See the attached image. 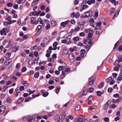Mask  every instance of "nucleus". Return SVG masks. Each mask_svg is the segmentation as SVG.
Wrapping results in <instances>:
<instances>
[{"label": "nucleus", "instance_id": "obj_3", "mask_svg": "<svg viewBox=\"0 0 122 122\" xmlns=\"http://www.w3.org/2000/svg\"><path fill=\"white\" fill-rule=\"evenodd\" d=\"M9 31V30L7 28H3L0 31V34L1 35H4L6 36V33H8Z\"/></svg>", "mask_w": 122, "mask_h": 122}, {"label": "nucleus", "instance_id": "obj_18", "mask_svg": "<svg viewBox=\"0 0 122 122\" xmlns=\"http://www.w3.org/2000/svg\"><path fill=\"white\" fill-rule=\"evenodd\" d=\"M81 55L82 56H84V54L85 53V50L84 49H82L81 50Z\"/></svg>", "mask_w": 122, "mask_h": 122}, {"label": "nucleus", "instance_id": "obj_54", "mask_svg": "<svg viewBox=\"0 0 122 122\" xmlns=\"http://www.w3.org/2000/svg\"><path fill=\"white\" fill-rule=\"evenodd\" d=\"M42 28V26L41 25H38L37 27V28L38 30L41 29Z\"/></svg>", "mask_w": 122, "mask_h": 122}, {"label": "nucleus", "instance_id": "obj_5", "mask_svg": "<svg viewBox=\"0 0 122 122\" xmlns=\"http://www.w3.org/2000/svg\"><path fill=\"white\" fill-rule=\"evenodd\" d=\"M61 43H63L66 44H70L71 43L70 41L69 38H67L66 40H62L61 41Z\"/></svg>", "mask_w": 122, "mask_h": 122}, {"label": "nucleus", "instance_id": "obj_56", "mask_svg": "<svg viewBox=\"0 0 122 122\" xmlns=\"http://www.w3.org/2000/svg\"><path fill=\"white\" fill-rule=\"evenodd\" d=\"M93 99V98L92 96H90L88 100V101L90 102H92V100Z\"/></svg>", "mask_w": 122, "mask_h": 122}, {"label": "nucleus", "instance_id": "obj_64", "mask_svg": "<svg viewBox=\"0 0 122 122\" xmlns=\"http://www.w3.org/2000/svg\"><path fill=\"white\" fill-rule=\"evenodd\" d=\"M61 26L64 27L66 25L64 22H63L61 23Z\"/></svg>", "mask_w": 122, "mask_h": 122}, {"label": "nucleus", "instance_id": "obj_4", "mask_svg": "<svg viewBox=\"0 0 122 122\" xmlns=\"http://www.w3.org/2000/svg\"><path fill=\"white\" fill-rule=\"evenodd\" d=\"M68 58L70 61L72 63H73L75 61V57L72 53H70L68 55Z\"/></svg>", "mask_w": 122, "mask_h": 122}, {"label": "nucleus", "instance_id": "obj_39", "mask_svg": "<svg viewBox=\"0 0 122 122\" xmlns=\"http://www.w3.org/2000/svg\"><path fill=\"white\" fill-rule=\"evenodd\" d=\"M73 40L74 41H77L79 40V38L77 37H76L73 38Z\"/></svg>", "mask_w": 122, "mask_h": 122}, {"label": "nucleus", "instance_id": "obj_48", "mask_svg": "<svg viewBox=\"0 0 122 122\" xmlns=\"http://www.w3.org/2000/svg\"><path fill=\"white\" fill-rule=\"evenodd\" d=\"M102 24V23L101 22L98 23H96L95 24L96 25V26H100Z\"/></svg>", "mask_w": 122, "mask_h": 122}, {"label": "nucleus", "instance_id": "obj_45", "mask_svg": "<svg viewBox=\"0 0 122 122\" xmlns=\"http://www.w3.org/2000/svg\"><path fill=\"white\" fill-rule=\"evenodd\" d=\"M119 64V62L117 60L115 61V65L116 66H117Z\"/></svg>", "mask_w": 122, "mask_h": 122}, {"label": "nucleus", "instance_id": "obj_59", "mask_svg": "<svg viewBox=\"0 0 122 122\" xmlns=\"http://www.w3.org/2000/svg\"><path fill=\"white\" fill-rule=\"evenodd\" d=\"M21 73L19 72H18L16 73V75L19 77H20L21 76Z\"/></svg>", "mask_w": 122, "mask_h": 122}, {"label": "nucleus", "instance_id": "obj_9", "mask_svg": "<svg viewBox=\"0 0 122 122\" xmlns=\"http://www.w3.org/2000/svg\"><path fill=\"white\" fill-rule=\"evenodd\" d=\"M95 2V0H88L87 1V3L89 5H90L91 4H94Z\"/></svg>", "mask_w": 122, "mask_h": 122}, {"label": "nucleus", "instance_id": "obj_58", "mask_svg": "<svg viewBox=\"0 0 122 122\" xmlns=\"http://www.w3.org/2000/svg\"><path fill=\"white\" fill-rule=\"evenodd\" d=\"M52 57L53 58H56L57 57L56 55V54L55 53L52 56Z\"/></svg>", "mask_w": 122, "mask_h": 122}, {"label": "nucleus", "instance_id": "obj_63", "mask_svg": "<svg viewBox=\"0 0 122 122\" xmlns=\"http://www.w3.org/2000/svg\"><path fill=\"white\" fill-rule=\"evenodd\" d=\"M120 117H117L115 118L114 120L116 121H117L119 120Z\"/></svg>", "mask_w": 122, "mask_h": 122}, {"label": "nucleus", "instance_id": "obj_15", "mask_svg": "<svg viewBox=\"0 0 122 122\" xmlns=\"http://www.w3.org/2000/svg\"><path fill=\"white\" fill-rule=\"evenodd\" d=\"M71 17L72 18H73L74 17H76L77 18L79 17V16H77L74 12L72 13L71 14Z\"/></svg>", "mask_w": 122, "mask_h": 122}, {"label": "nucleus", "instance_id": "obj_10", "mask_svg": "<svg viewBox=\"0 0 122 122\" xmlns=\"http://www.w3.org/2000/svg\"><path fill=\"white\" fill-rule=\"evenodd\" d=\"M83 120V118H76L74 120L75 122H81Z\"/></svg>", "mask_w": 122, "mask_h": 122}, {"label": "nucleus", "instance_id": "obj_19", "mask_svg": "<svg viewBox=\"0 0 122 122\" xmlns=\"http://www.w3.org/2000/svg\"><path fill=\"white\" fill-rule=\"evenodd\" d=\"M115 11V9L114 8H112L110 9V14H113Z\"/></svg>", "mask_w": 122, "mask_h": 122}, {"label": "nucleus", "instance_id": "obj_36", "mask_svg": "<svg viewBox=\"0 0 122 122\" xmlns=\"http://www.w3.org/2000/svg\"><path fill=\"white\" fill-rule=\"evenodd\" d=\"M18 5L17 4H15L13 6V8L15 9H17L18 8Z\"/></svg>", "mask_w": 122, "mask_h": 122}, {"label": "nucleus", "instance_id": "obj_2", "mask_svg": "<svg viewBox=\"0 0 122 122\" xmlns=\"http://www.w3.org/2000/svg\"><path fill=\"white\" fill-rule=\"evenodd\" d=\"M85 32L86 33H89L88 36L87 37V39H90L91 40H92L93 39V38L92 37L93 35L92 34L93 33L92 30L87 29L85 30Z\"/></svg>", "mask_w": 122, "mask_h": 122}, {"label": "nucleus", "instance_id": "obj_34", "mask_svg": "<svg viewBox=\"0 0 122 122\" xmlns=\"http://www.w3.org/2000/svg\"><path fill=\"white\" fill-rule=\"evenodd\" d=\"M31 98L30 97H28L26 98L25 100V101L26 102H28L31 100Z\"/></svg>", "mask_w": 122, "mask_h": 122}, {"label": "nucleus", "instance_id": "obj_30", "mask_svg": "<svg viewBox=\"0 0 122 122\" xmlns=\"http://www.w3.org/2000/svg\"><path fill=\"white\" fill-rule=\"evenodd\" d=\"M18 47H19V46H17V47H14L12 51H16L18 50Z\"/></svg>", "mask_w": 122, "mask_h": 122}, {"label": "nucleus", "instance_id": "obj_50", "mask_svg": "<svg viewBox=\"0 0 122 122\" xmlns=\"http://www.w3.org/2000/svg\"><path fill=\"white\" fill-rule=\"evenodd\" d=\"M58 44L56 42H55L53 44V46L54 47H56Z\"/></svg>", "mask_w": 122, "mask_h": 122}, {"label": "nucleus", "instance_id": "obj_47", "mask_svg": "<svg viewBox=\"0 0 122 122\" xmlns=\"http://www.w3.org/2000/svg\"><path fill=\"white\" fill-rule=\"evenodd\" d=\"M104 121L106 122H108L109 121V118L106 117L104 118Z\"/></svg>", "mask_w": 122, "mask_h": 122}, {"label": "nucleus", "instance_id": "obj_31", "mask_svg": "<svg viewBox=\"0 0 122 122\" xmlns=\"http://www.w3.org/2000/svg\"><path fill=\"white\" fill-rule=\"evenodd\" d=\"M6 101H7V102L10 103L11 102V99L10 97H8L7 98Z\"/></svg>", "mask_w": 122, "mask_h": 122}, {"label": "nucleus", "instance_id": "obj_11", "mask_svg": "<svg viewBox=\"0 0 122 122\" xmlns=\"http://www.w3.org/2000/svg\"><path fill=\"white\" fill-rule=\"evenodd\" d=\"M62 53L64 55H67L68 53V51L66 49H65L64 50Z\"/></svg>", "mask_w": 122, "mask_h": 122}, {"label": "nucleus", "instance_id": "obj_62", "mask_svg": "<svg viewBox=\"0 0 122 122\" xmlns=\"http://www.w3.org/2000/svg\"><path fill=\"white\" fill-rule=\"evenodd\" d=\"M60 73V71H59L57 70L55 71V73L57 75H59Z\"/></svg>", "mask_w": 122, "mask_h": 122}, {"label": "nucleus", "instance_id": "obj_23", "mask_svg": "<svg viewBox=\"0 0 122 122\" xmlns=\"http://www.w3.org/2000/svg\"><path fill=\"white\" fill-rule=\"evenodd\" d=\"M95 79H94L91 80L89 83V85H91L95 81Z\"/></svg>", "mask_w": 122, "mask_h": 122}, {"label": "nucleus", "instance_id": "obj_44", "mask_svg": "<svg viewBox=\"0 0 122 122\" xmlns=\"http://www.w3.org/2000/svg\"><path fill=\"white\" fill-rule=\"evenodd\" d=\"M50 27V25L49 24H47L46 27V29L48 30Z\"/></svg>", "mask_w": 122, "mask_h": 122}, {"label": "nucleus", "instance_id": "obj_61", "mask_svg": "<svg viewBox=\"0 0 122 122\" xmlns=\"http://www.w3.org/2000/svg\"><path fill=\"white\" fill-rule=\"evenodd\" d=\"M98 29H101L100 27V26H97L96 27L94 28V29L95 30H96Z\"/></svg>", "mask_w": 122, "mask_h": 122}, {"label": "nucleus", "instance_id": "obj_14", "mask_svg": "<svg viewBox=\"0 0 122 122\" xmlns=\"http://www.w3.org/2000/svg\"><path fill=\"white\" fill-rule=\"evenodd\" d=\"M36 19L34 17H32L31 18V23L33 24H35V21Z\"/></svg>", "mask_w": 122, "mask_h": 122}, {"label": "nucleus", "instance_id": "obj_13", "mask_svg": "<svg viewBox=\"0 0 122 122\" xmlns=\"http://www.w3.org/2000/svg\"><path fill=\"white\" fill-rule=\"evenodd\" d=\"M90 12H86L85 13V16L84 17H90Z\"/></svg>", "mask_w": 122, "mask_h": 122}, {"label": "nucleus", "instance_id": "obj_21", "mask_svg": "<svg viewBox=\"0 0 122 122\" xmlns=\"http://www.w3.org/2000/svg\"><path fill=\"white\" fill-rule=\"evenodd\" d=\"M60 116L59 115H57L55 117V119L57 121L60 120Z\"/></svg>", "mask_w": 122, "mask_h": 122}, {"label": "nucleus", "instance_id": "obj_22", "mask_svg": "<svg viewBox=\"0 0 122 122\" xmlns=\"http://www.w3.org/2000/svg\"><path fill=\"white\" fill-rule=\"evenodd\" d=\"M26 0H19L17 2V3L18 4H20L21 3L23 4L25 2Z\"/></svg>", "mask_w": 122, "mask_h": 122}, {"label": "nucleus", "instance_id": "obj_7", "mask_svg": "<svg viewBox=\"0 0 122 122\" xmlns=\"http://www.w3.org/2000/svg\"><path fill=\"white\" fill-rule=\"evenodd\" d=\"M11 59L10 58H9L6 60L5 62L4 63V64L5 65L7 66L10 64L11 62Z\"/></svg>", "mask_w": 122, "mask_h": 122}, {"label": "nucleus", "instance_id": "obj_1", "mask_svg": "<svg viewBox=\"0 0 122 122\" xmlns=\"http://www.w3.org/2000/svg\"><path fill=\"white\" fill-rule=\"evenodd\" d=\"M87 3V0L83 1L81 5V8L80 10V11H82L84 10H86L88 8L89 6L86 5Z\"/></svg>", "mask_w": 122, "mask_h": 122}, {"label": "nucleus", "instance_id": "obj_24", "mask_svg": "<svg viewBox=\"0 0 122 122\" xmlns=\"http://www.w3.org/2000/svg\"><path fill=\"white\" fill-rule=\"evenodd\" d=\"M116 105L114 104H112L110 106V107L111 108H115L116 107Z\"/></svg>", "mask_w": 122, "mask_h": 122}, {"label": "nucleus", "instance_id": "obj_32", "mask_svg": "<svg viewBox=\"0 0 122 122\" xmlns=\"http://www.w3.org/2000/svg\"><path fill=\"white\" fill-rule=\"evenodd\" d=\"M119 14V12H116L115 13V15H114L113 18V19H114L117 16H118V15Z\"/></svg>", "mask_w": 122, "mask_h": 122}, {"label": "nucleus", "instance_id": "obj_8", "mask_svg": "<svg viewBox=\"0 0 122 122\" xmlns=\"http://www.w3.org/2000/svg\"><path fill=\"white\" fill-rule=\"evenodd\" d=\"M86 40H87V41H86L85 40V41L84 42V44H85V42H88V44H91L92 43V40H91L90 39H87V37Z\"/></svg>", "mask_w": 122, "mask_h": 122}, {"label": "nucleus", "instance_id": "obj_46", "mask_svg": "<svg viewBox=\"0 0 122 122\" xmlns=\"http://www.w3.org/2000/svg\"><path fill=\"white\" fill-rule=\"evenodd\" d=\"M79 3V1L78 0H75L74 1V4L76 5L78 4Z\"/></svg>", "mask_w": 122, "mask_h": 122}, {"label": "nucleus", "instance_id": "obj_55", "mask_svg": "<svg viewBox=\"0 0 122 122\" xmlns=\"http://www.w3.org/2000/svg\"><path fill=\"white\" fill-rule=\"evenodd\" d=\"M48 95V93L46 92L44 93L43 94V96L44 97H47Z\"/></svg>", "mask_w": 122, "mask_h": 122}, {"label": "nucleus", "instance_id": "obj_17", "mask_svg": "<svg viewBox=\"0 0 122 122\" xmlns=\"http://www.w3.org/2000/svg\"><path fill=\"white\" fill-rule=\"evenodd\" d=\"M80 109V106L79 105H77L75 107V110L77 111H79Z\"/></svg>", "mask_w": 122, "mask_h": 122}, {"label": "nucleus", "instance_id": "obj_38", "mask_svg": "<svg viewBox=\"0 0 122 122\" xmlns=\"http://www.w3.org/2000/svg\"><path fill=\"white\" fill-rule=\"evenodd\" d=\"M87 93V92L86 90H84L82 94V95L81 96L80 95V96L81 97L83 96H85Z\"/></svg>", "mask_w": 122, "mask_h": 122}, {"label": "nucleus", "instance_id": "obj_49", "mask_svg": "<svg viewBox=\"0 0 122 122\" xmlns=\"http://www.w3.org/2000/svg\"><path fill=\"white\" fill-rule=\"evenodd\" d=\"M24 87L23 86H21L19 88L20 90L21 91H22L24 90Z\"/></svg>", "mask_w": 122, "mask_h": 122}, {"label": "nucleus", "instance_id": "obj_25", "mask_svg": "<svg viewBox=\"0 0 122 122\" xmlns=\"http://www.w3.org/2000/svg\"><path fill=\"white\" fill-rule=\"evenodd\" d=\"M122 97H121V98H119V99H117L116 100V103H118L120 101H122Z\"/></svg>", "mask_w": 122, "mask_h": 122}, {"label": "nucleus", "instance_id": "obj_29", "mask_svg": "<svg viewBox=\"0 0 122 122\" xmlns=\"http://www.w3.org/2000/svg\"><path fill=\"white\" fill-rule=\"evenodd\" d=\"M78 26L80 29H81L84 27V25L83 24H81L79 25Z\"/></svg>", "mask_w": 122, "mask_h": 122}, {"label": "nucleus", "instance_id": "obj_52", "mask_svg": "<svg viewBox=\"0 0 122 122\" xmlns=\"http://www.w3.org/2000/svg\"><path fill=\"white\" fill-rule=\"evenodd\" d=\"M66 116V115L63 114L61 115V120L62 121H63L65 119V117Z\"/></svg>", "mask_w": 122, "mask_h": 122}, {"label": "nucleus", "instance_id": "obj_6", "mask_svg": "<svg viewBox=\"0 0 122 122\" xmlns=\"http://www.w3.org/2000/svg\"><path fill=\"white\" fill-rule=\"evenodd\" d=\"M5 109V107L4 106H2L0 107V114H3Z\"/></svg>", "mask_w": 122, "mask_h": 122}, {"label": "nucleus", "instance_id": "obj_33", "mask_svg": "<svg viewBox=\"0 0 122 122\" xmlns=\"http://www.w3.org/2000/svg\"><path fill=\"white\" fill-rule=\"evenodd\" d=\"M94 90V89L92 88H90L88 89L87 90V91L89 92H92Z\"/></svg>", "mask_w": 122, "mask_h": 122}, {"label": "nucleus", "instance_id": "obj_27", "mask_svg": "<svg viewBox=\"0 0 122 122\" xmlns=\"http://www.w3.org/2000/svg\"><path fill=\"white\" fill-rule=\"evenodd\" d=\"M112 77H110L108 78L106 80V81L107 83L109 82L112 79Z\"/></svg>", "mask_w": 122, "mask_h": 122}, {"label": "nucleus", "instance_id": "obj_51", "mask_svg": "<svg viewBox=\"0 0 122 122\" xmlns=\"http://www.w3.org/2000/svg\"><path fill=\"white\" fill-rule=\"evenodd\" d=\"M79 36H85V34L83 32H81L80 33Z\"/></svg>", "mask_w": 122, "mask_h": 122}, {"label": "nucleus", "instance_id": "obj_57", "mask_svg": "<svg viewBox=\"0 0 122 122\" xmlns=\"http://www.w3.org/2000/svg\"><path fill=\"white\" fill-rule=\"evenodd\" d=\"M38 20L40 22V23L41 24H42V22L43 21V20L41 19V18H39L38 19Z\"/></svg>", "mask_w": 122, "mask_h": 122}, {"label": "nucleus", "instance_id": "obj_26", "mask_svg": "<svg viewBox=\"0 0 122 122\" xmlns=\"http://www.w3.org/2000/svg\"><path fill=\"white\" fill-rule=\"evenodd\" d=\"M34 62V61L30 60L28 61V64L29 65H32L33 64Z\"/></svg>", "mask_w": 122, "mask_h": 122}, {"label": "nucleus", "instance_id": "obj_53", "mask_svg": "<svg viewBox=\"0 0 122 122\" xmlns=\"http://www.w3.org/2000/svg\"><path fill=\"white\" fill-rule=\"evenodd\" d=\"M10 24L8 22L5 21L4 22V24L5 25H7L8 24Z\"/></svg>", "mask_w": 122, "mask_h": 122}, {"label": "nucleus", "instance_id": "obj_41", "mask_svg": "<svg viewBox=\"0 0 122 122\" xmlns=\"http://www.w3.org/2000/svg\"><path fill=\"white\" fill-rule=\"evenodd\" d=\"M67 117H68V118L71 120H72L73 118V116L71 115H69L67 116Z\"/></svg>", "mask_w": 122, "mask_h": 122}, {"label": "nucleus", "instance_id": "obj_35", "mask_svg": "<svg viewBox=\"0 0 122 122\" xmlns=\"http://www.w3.org/2000/svg\"><path fill=\"white\" fill-rule=\"evenodd\" d=\"M108 103H107V102L104 105V108L105 110H106L108 108Z\"/></svg>", "mask_w": 122, "mask_h": 122}, {"label": "nucleus", "instance_id": "obj_16", "mask_svg": "<svg viewBox=\"0 0 122 122\" xmlns=\"http://www.w3.org/2000/svg\"><path fill=\"white\" fill-rule=\"evenodd\" d=\"M11 55V54L9 52H8L5 55V57L6 58L8 59L10 57Z\"/></svg>", "mask_w": 122, "mask_h": 122}, {"label": "nucleus", "instance_id": "obj_28", "mask_svg": "<svg viewBox=\"0 0 122 122\" xmlns=\"http://www.w3.org/2000/svg\"><path fill=\"white\" fill-rule=\"evenodd\" d=\"M51 24L53 26H55L56 25V22L53 20H52L51 22Z\"/></svg>", "mask_w": 122, "mask_h": 122}, {"label": "nucleus", "instance_id": "obj_20", "mask_svg": "<svg viewBox=\"0 0 122 122\" xmlns=\"http://www.w3.org/2000/svg\"><path fill=\"white\" fill-rule=\"evenodd\" d=\"M39 72L36 73L34 75V77L36 78H38L39 76Z\"/></svg>", "mask_w": 122, "mask_h": 122}, {"label": "nucleus", "instance_id": "obj_37", "mask_svg": "<svg viewBox=\"0 0 122 122\" xmlns=\"http://www.w3.org/2000/svg\"><path fill=\"white\" fill-rule=\"evenodd\" d=\"M27 70L26 68L25 67H23L21 69V71L23 72H25Z\"/></svg>", "mask_w": 122, "mask_h": 122}, {"label": "nucleus", "instance_id": "obj_43", "mask_svg": "<svg viewBox=\"0 0 122 122\" xmlns=\"http://www.w3.org/2000/svg\"><path fill=\"white\" fill-rule=\"evenodd\" d=\"M57 87L56 89V93L57 94H58L59 93V91L60 90V88L59 87H56V88Z\"/></svg>", "mask_w": 122, "mask_h": 122}, {"label": "nucleus", "instance_id": "obj_60", "mask_svg": "<svg viewBox=\"0 0 122 122\" xmlns=\"http://www.w3.org/2000/svg\"><path fill=\"white\" fill-rule=\"evenodd\" d=\"M119 48L118 51H121L122 50V45L120 46H119Z\"/></svg>", "mask_w": 122, "mask_h": 122}, {"label": "nucleus", "instance_id": "obj_40", "mask_svg": "<svg viewBox=\"0 0 122 122\" xmlns=\"http://www.w3.org/2000/svg\"><path fill=\"white\" fill-rule=\"evenodd\" d=\"M104 85V83L103 82H102L98 86V88H101L103 87V86Z\"/></svg>", "mask_w": 122, "mask_h": 122}, {"label": "nucleus", "instance_id": "obj_12", "mask_svg": "<svg viewBox=\"0 0 122 122\" xmlns=\"http://www.w3.org/2000/svg\"><path fill=\"white\" fill-rule=\"evenodd\" d=\"M22 84L26 86H27L29 85V84L28 83L27 81H23L22 83Z\"/></svg>", "mask_w": 122, "mask_h": 122}, {"label": "nucleus", "instance_id": "obj_42", "mask_svg": "<svg viewBox=\"0 0 122 122\" xmlns=\"http://www.w3.org/2000/svg\"><path fill=\"white\" fill-rule=\"evenodd\" d=\"M64 67L63 66H59L58 68V70L60 71L62 70L64 68Z\"/></svg>", "mask_w": 122, "mask_h": 122}]
</instances>
